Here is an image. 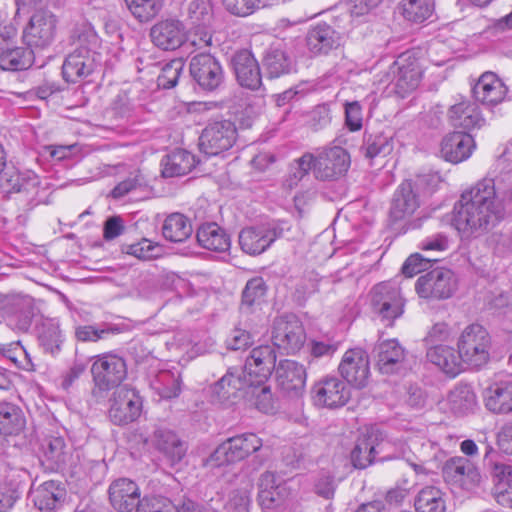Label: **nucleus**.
<instances>
[{"label":"nucleus","mask_w":512,"mask_h":512,"mask_svg":"<svg viewBox=\"0 0 512 512\" xmlns=\"http://www.w3.org/2000/svg\"><path fill=\"white\" fill-rule=\"evenodd\" d=\"M495 187L493 178H483L463 191L455 203L453 224L462 240L480 237L505 218V205Z\"/></svg>","instance_id":"nucleus-1"},{"label":"nucleus","mask_w":512,"mask_h":512,"mask_svg":"<svg viewBox=\"0 0 512 512\" xmlns=\"http://www.w3.org/2000/svg\"><path fill=\"white\" fill-rule=\"evenodd\" d=\"M277 355L270 345H261L251 351L246 359L249 383L245 396L253 401L259 411L272 413L275 410L271 388L266 384L275 368Z\"/></svg>","instance_id":"nucleus-2"},{"label":"nucleus","mask_w":512,"mask_h":512,"mask_svg":"<svg viewBox=\"0 0 512 512\" xmlns=\"http://www.w3.org/2000/svg\"><path fill=\"white\" fill-rule=\"evenodd\" d=\"M436 175H421L415 180L403 181L394 191L390 208L389 219L396 223L409 219L420 207L421 197L436 190L438 182Z\"/></svg>","instance_id":"nucleus-3"},{"label":"nucleus","mask_w":512,"mask_h":512,"mask_svg":"<svg viewBox=\"0 0 512 512\" xmlns=\"http://www.w3.org/2000/svg\"><path fill=\"white\" fill-rule=\"evenodd\" d=\"M392 447V442L382 430L376 426L367 427L356 439L350 453L351 463L356 469H365L376 460L396 458Z\"/></svg>","instance_id":"nucleus-4"},{"label":"nucleus","mask_w":512,"mask_h":512,"mask_svg":"<svg viewBox=\"0 0 512 512\" xmlns=\"http://www.w3.org/2000/svg\"><path fill=\"white\" fill-rule=\"evenodd\" d=\"M91 373L94 382L91 395L100 403L105 400L109 390L120 387V383L127 376V367L123 358L105 353L94 358Z\"/></svg>","instance_id":"nucleus-5"},{"label":"nucleus","mask_w":512,"mask_h":512,"mask_svg":"<svg viewBox=\"0 0 512 512\" xmlns=\"http://www.w3.org/2000/svg\"><path fill=\"white\" fill-rule=\"evenodd\" d=\"M421 78L422 67L417 52L408 50L401 53L390 65L381 81L393 84L395 93L404 98L417 89Z\"/></svg>","instance_id":"nucleus-6"},{"label":"nucleus","mask_w":512,"mask_h":512,"mask_svg":"<svg viewBox=\"0 0 512 512\" xmlns=\"http://www.w3.org/2000/svg\"><path fill=\"white\" fill-rule=\"evenodd\" d=\"M491 338L488 331L479 324L467 326L458 340L461 359L471 368H481L490 360Z\"/></svg>","instance_id":"nucleus-7"},{"label":"nucleus","mask_w":512,"mask_h":512,"mask_svg":"<svg viewBox=\"0 0 512 512\" xmlns=\"http://www.w3.org/2000/svg\"><path fill=\"white\" fill-rule=\"evenodd\" d=\"M271 340L273 346L270 347L273 350L277 348L285 354L296 353L303 347L306 340L302 322L294 314L276 317L272 324Z\"/></svg>","instance_id":"nucleus-8"},{"label":"nucleus","mask_w":512,"mask_h":512,"mask_svg":"<svg viewBox=\"0 0 512 512\" xmlns=\"http://www.w3.org/2000/svg\"><path fill=\"white\" fill-rule=\"evenodd\" d=\"M263 446L262 439L254 433H243L226 439L211 454L209 461L216 466L240 462Z\"/></svg>","instance_id":"nucleus-9"},{"label":"nucleus","mask_w":512,"mask_h":512,"mask_svg":"<svg viewBox=\"0 0 512 512\" xmlns=\"http://www.w3.org/2000/svg\"><path fill=\"white\" fill-rule=\"evenodd\" d=\"M313 175L319 181H337L349 170L350 154L341 146L319 149L313 154Z\"/></svg>","instance_id":"nucleus-10"},{"label":"nucleus","mask_w":512,"mask_h":512,"mask_svg":"<svg viewBox=\"0 0 512 512\" xmlns=\"http://www.w3.org/2000/svg\"><path fill=\"white\" fill-rule=\"evenodd\" d=\"M0 311L7 316L8 326L19 332H27L36 314L34 299L25 294L0 292Z\"/></svg>","instance_id":"nucleus-11"},{"label":"nucleus","mask_w":512,"mask_h":512,"mask_svg":"<svg viewBox=\"0 0 512 512\" xmlns=\"http://www.w3.org/2000/svg\"><path fill=\"white\" fill-rule=\"evenodd\" d=\"M142 410L143 400L136 389L124 385L114 390L108 410L113 424L128 425L140 417Z\"/></svg>","instance_id":"nucleus-12"},{"label":"nucleus","mask_w":512,"mask_h":512,"mask_svg":"<svg viewBox=\"0 0 512 512\" xmlns=\"http://www.w3.org/2000/svg\"><path fill=\"white\" fill-rule=\"evenodd\" d=\"M237 139V128L234 122L227 119L209 122L203 129L200 138V150L208 156H216L229 150Z\"/></svg>","instance_id":"nucleus-13"},{"label":"nucleus","mask_w":512,"mask_h":512,"mask_svg":"<svg viewBox=\"0 0 512 512\" xmlns=\"http://www.w3.org/2000/svg\"><path fill=\"white\" fill-rule=\"evenodd\" d=\"M457 277L448 268H435L420 276L415 284L418 295L426 299H448L457 289Z\"/></svg>","instance_id":"nucleus-14"},{"label":"nucleus","mask_w":512,"mask_h":512,"mask_svg":"<svg viewBox=\"0 0 512 512\" xmlns=\"http://www.w3.org/2000/svg\"><path fill=\"white\" fill-rule=\"evenodd\" d=\"M248 383L246 364L244 367H230L218 381L210 386L211 401L219 404L234 402L245 396Z\"/></svg>","instance_id":"nucleus-15"},{"label":"nucleus","mask_w":512,"mask_h":512,"mask_svg":"<svg viewBox=\"0 0 512 512\" xmlns=\"http://www.w3.org/2000/svg\"><path fill=\"white\" fill-rule=\"evenodd\" d=\"M190 75L205 91H214L225 80V72L220 61L212 54L201 52L194 55L189 64Z\"/></svg>","instance_id":"nucleus-16"},{"label":"nucleus","mask_w":512,"mask_h":512,"mask_svg":"<svg viewBox=\"0 0 512 512\" xmlns=\"http://www.w3.org/2000/svg\"><path fill=\"white\" fill-rule=\"evenodd\" d=\"M283 231V227L276 222L246 227L239 234V244L246 254L260 255L283 236Z\"/></svg>","instance_id":"nucleus-17"},{"label":"nucleus","mask_w":512,"mask_h":512,"mask_svg":"<svg viewBox=\"0 0 512 512\" xmlns=\"http://www.w3.org/2000/svg\"><path fill=\"white\" fill-rule=\"evenodd\" d=\"M371 354L381 374H398L408 369V353L397 339L378 340Z\"/></svg>","instance_id":"nucleus-18"},{"label":"nucleus","mask_w":512,"mask_h":512,"mask_svg":"<svg viewBox=\"0 0 512 512\" xmlns=\"http://www.w3.org/2000/svg\"><path fill=\"white\" fill-rule=\"evenodd\" d=\"M100 66V55L85 46H79L69 53L62 65L66 82L77 83L94 74Z\"/></svg>","instance_id":"nucleus-19"},{"label":"nucleus","mask_w":512,"mask_h":512,"mask_svg":"<svg viewBox=\"0 0 512 512\" xmlns=\"http://www.w3.org/2000/svg\"><path fill=\"white\" fill-rule=\"evenodd\" d=\"M338 373L347 385L364 388L370 376L369 355L362 348L348 349L338 365Z\"/></svg>","instance_id":"nucleus-20"},{"label":"nucleus","mask_w":512,"mask_h":512,"mask_svg":"<svg viewBox=\"0 0 512 512\" xmlns=\"http://www.w3.org/2000/svg\"><path fill=\"white\" fill-rule=\"evenodd\" d=\"M312 400L320 408H339L350 399L347 384L336 376H325L314 383L311 389Z\"/></svg>","instance_id":"nucleus-21"},{"label":"nucleus","mask_w":512,"mask_h":512,"mask_svg":"<svg viewBox=\"0 0 512 512\" xmlns=\"http://www.w3.org/2000/svg\"><path fill=\"white\" fill-rule=\"evenodd\" d=\"M57 19L49 11L35 12L23 31V40L31 49H45L50 46L56 35Z\"/></svg>","instance_id":"nucleus-22"},{"label":"nucleus","mask_w":512,"mask_h":512,"mask_svg":"<svg viewBox=\"0 0 512 512\" xmlns=\"http://www.w3.org/2000/svg\"><path fill=\"white\" fill-rule=\"evenodd\" d=\"M442 474L445 481L465 490L477 487L481 482L478 468L465 457L449 458L443 465Z\"/></svg>","instance_id":"nucleus-23"},{"label":"nucleus","mask_w":512,"mask_h":512,"mask_svg":"<svg viewBox=\"0 0 512 512\" xmlns=\"http://www.w3.org/2000/svg\"><path fill=\"white\" fill-rule=\"evenodd\" d=\"M230 63L240 86L252 91L261 87L260 66L250 50H237L232 55Z\"/></svg>","instance_id":"nucleus-24"},{"label":"nucleus","mask_w":512,"mask_h":512,"mask_svg":"<svg viewBox=\"0 0 512 512\" xmlns=\"http://www.w3.org/2000/svg\"><path fill=\"white\" fill-rule=\"evenodd\" d=\"M274 369L281 390L291 397H298L303 394L307 374L302 364L287 359L280 361Z\"/></svg>","instance_id":"nucleus-25"},{"label":"nucleus","mask_w":512,"mask_h":512,"mask_svg":"<svg viewBox=\"0 0 512 512\" xmlns=\"http://www.w3.org/2000/svg\"><path fill=\"white\" fill-rule=\"evenodd\" d=\"M342 35L327 23L311 27L306 36L308 50L313 55H327L342 45Z\"/></svg>","instance_id":"nucleus-26"},{"label":"nucleus","mask_w":512,"mask_h":512,"mask_svg":"<svg viewBox=\"0 0 512 512\" xmlns=\"http://www.w3.org/2000/svg\"><path fill=\"white\" fill-rule=\"evenodd\" d=\"M109 499L113 508L119 512H136L141 497L138 485L127 478L112 482L109 487Z\"/></svg>","instance_id":"nucleus-27"},{"label":"nucleus","mask_w":512,"mask_h":512,"mask_svg":"<svg viewBox=\"0 0 512 512\" xmlns=\"http://www.w3.org/2000/svg\"><path fill=\"white\" fill-rule=\"evenodd\" d=\"M475 148V141L469 133L453 132L446 135L441 142L442 157L453 164L467 160Z\"/></svg>","instance_id":"nucleus-28"},{"label":"nucleus","mask_w":512,"mask_h":512,"mask_svg":"<svg viewBox=\"0 0 512 512\" xmlns=\"http://www.w3.org/2000/svg\"><path fill=\"white\" fill-rule=\"evenodd\" d=\"M150 35L157 47L163 50H175L184 42V26L176 19L162 20L151 28Z\"/></svg>","instance_id":"nucleus-29"},{"label":"nucleus","mask_w":512,"mask_h":512,"mask_svg":"<svg viewBox=\"0 0 512 512\" xmlns=\"http://www.w3.org/2000/svg\"><path fill=\"white\" fill-rule=\"evenodd\" d=\"M472 92L478 102L487 106H495L504 100L507 88L495 73L485 72L474 85Z\"/></svg>","instance_id":"nucleus-30"},{"label":"nucleus","mask_w":512,"mask_h":512,"mask_svg":"<svg viewBox=\"0 0 512 512\" xmlns=\"http://www.w3.org/2000/svg\"><path fill=\"white\" fill-rule=\"evenodd\" d=\"M30 495L36 508L51 512L62 506L66 490L60 482L49 480L32 488Z\"/></svg>","instance_id":"nucleus-31"},{"label":"nucleus","mask_w":512,"mask_h":512,"mask_svg":"<svg viewBox=\"0 0 512 512\" xmlns=\"http://www.w3.org/2000/svg\"><path fill=\"white\" fill-rule=\"evenodd\" d=\"M285 487L278 482L273 472L266 471L258 481L257 501L263 510H273L279 507L285 499Z\"/></svg>","instance_id":"nucleus-32"},{"label":"nucleus","mask_w":512,"mask_h":512,"mask_svg":"<svg viewBox=\"0 0 512 512\" xmlns=\"http://www.w3.org/2000/svg\"><path fill=\"white\" fill-rule=\"evenodd\" d=\"M448 118L452 126L464 130L480 129L486 122L478 105L470 101H462L451 106Z\"/></svg>","instance_id":"nucleus-33"},{"label":"nucleus","mask_w":512,"mask_h":512,"mask_svg":"<svg viewBox=\"0 0 512 512\" xmlns=\"http://www.w3.org/2000/svg\"><path fill=\"white\" fill-rule=\"evenodd\" d=\"M267 285L262 277H254L247 281L241 297L239 313L241 318H247L250 315L261 311L262 304L265 301Z\"/></svg>","instance_id":"nucleus-34"},{"label":"nucleus","mask_w":512,"mask_h":512,"mask_svg":"<svg viewBox=\"0 0 512 512\" xmlns=\"http://www.w3.org/2000/svg\"><path fill=\"white\" fill-rule=\"evenodd\" d=\"M485 406L496 414H507L512 411V381L499 380L493 382L484 395Z\"/></svg>","instance_id":"nucleus-35"},{"label":"nucleus","mask_w":512,"mask_h":512,"mask_svg":"<svg viewBox=\"0 0 512 512\" xmlns=\"http://www.w3.org/2000/svg\"><path fill=\"white\" fill-rule=\"evenodd\" d=\"M39 178L35 173L30 171L20 173L12 171L4 173L2 177V187L7 193H22L27 199L34 200L39 192Z\"/></svg>","instance_id":"nucleus-36"},{"label":"nucleus","mask_w":512,"mask_h":512,"mask_svg":"<svg viewBox=\"0 0 512 512\" xmlns=\"http://www.w3.org/2000/svg\"><path fill=\"white\" fill-rule=\"evenodd\" d=\"M427 359L450 377L457 376L462 370L459 352L446 345H435L427 350Z\"/></svg>","instance_id":"nucleus-37"},{"label":"nucleus","mask_w":512,"mask_h":512,"mask_svg":"<svg viewBox=\"0 0 512 512\" xmlns=\"http://www.w3.org/2000/svg\"><path fill=\"white\" fill-rule=\"evenodd\" d=\"M152 442L172 464L180 462L187 451L186 444L174 432L168 429H156L153 433Z\"/></svg>","instance_id":"nucleus-38"},{"label":"nucleus","mask_w":512,"mask_h":512,"mask_svg":"<svg viewBox=\"0 0 512 512\" xmlns=\"http://www.w3.org/2000/svg\"><path fill=\"white\" fill-rule=\"evenodd\" d=\"M196 166L195 156L189 151L175 149L163 157L161 173L163 177H179L185 175Z\"/></svg>","instance_id":"nucleus-39"},{"label":"nucleus","mask_w":512,"mask_h":512,"mask_svg":"<svg viewBox=\"0 0 512 512\" xmlns=\"http://www.w3.org/2000/svg\"><path fill=\"white\" fill-rule=\"evenodd\" d=\"M263 67L270 78H278L293 70L294 62L280 45H271L264 53Z\"/></svg>","instance_id":"nucleus-40"},{"label":"nucleus","mask_w":512,"mask_h":512,"mask_svg":"<svg viewBox=\"0 0 512 512\" xmlns=\"http://www.w3.org/2000/svg\"><path fill=\"white\" fill-rule=\"evenodd\" d=\"M197 242L207 250L225 252L230 248V237L218 224H202L196 233Z\"/></svg>","instance_id":"nucleus-41"},{"label":"nucleus","mask_w":512,"mask_h":512,"mask_svg":"<svg viewBox=\"0 0 512 512\" xmlns=\"http://www.w3.org/2000/svg\"><path fill=\"white\" fill-rule=\"evenodd\" d=\"M25 425V416L19 406L11 402H0V434L4 436L19 435Z\"/></svg>","instance_id":"nucleus-42"},{"label":"nucleus","mask_w":512,"mask_h":512,"mask_svg":"<svg viewBox=\"0 0 512 512\" xmlns=\"http://www.w3.org/2000/svg\"><path fill=\"white\" fill-rule=\"evenodd\" d=\"M34 63V52L28 47L8 46L0 54V68L6 71H22Z\"/></svg>","instance_id":"nucleus-43"},{"label":"nucleus","mask_w":512,"mask_h":512,"mask_svg":"<svg viewBox=\"0 0 512 512\" xmlns=\"http://www.w3.org/2000/svg\"><path fill=\"white\" fill-rule=\"evenodd\" d=\"M447 403L452 413L461 416L473 411L477 404V400L470 385L459 384L450 391Z\"/></svg>","instance_id":"nucleus-44"},{"label":"nucleus","mask_w":512,"mask_h":512,"mask_svg":"<svg viewBox=\"0 0 512 512\" xmlns=\"http://www.w3.org/2000/svg\"><path fill=\"white\" fill-rule=\"evenodd\" d=\"M192 225L189 219L181 213H172L165 219L162 226L164 238L170 242L180 243L192 234Z\"/></svg>","instance_id":"nucleus-45"},{"label":"nucleus","mask_w":512,"mask_h":512,"mask_svg":"<svg viewBox=\"0 0 512 512\" xmlns=\"http://www.w3.org/2000/svg\"><path fill=\"white\" fill-rule=\"evenodd\" d=\"M47 461L57 469L64 467L71 457V447L62 436H49L42 445Z\"/></svg>","instance_id":"nucleus-46"},{"label":"nucleus","mask_w":512,"mask_h":512,"mask_svg":"<svg viewBox=\"0 0 512 512\" xmlns=\"http://www.w3.org/2000/svg\"><path fill=\"white\" fill-rule=\"evenodd\" d=\"M213 17V0H192L184 20L189 27H210Z\"/></svg>","instance_id":"nucleus-47"},{"label":"nucleus","mask_w":512,"mask_h":512,"mask_svg":"<svg viewBox=\"0 0 512 512\" xmlns=\"http://www.w3.org/2000/svg\"><path fill=\"white\" fill-rule=\"evenodd\" d=\"M38 341L46 353L53 355L59 352L63 343L59 322L55 319H44L38 328Z\"/></svg>","instance_id":"nucleus-48"},{"label":"nucleus","mask_w":512,"mask_h":512,"mask_svg":"<svg viewBox=\"0 0 512 512\" xmlns=\"http://www.w3.org/2000/svg\"><path fill=\"white\" fill-rule=\"evenodd\" d=\"M361 149L367 158L385 157L394 149L393 137L384 132L366 133Z\"/></svg>","instance_id":"nucleus-49"},{"label":"nucleus","mask_w":512,"mask_h":512,"mask_svg":"<svg viewBox=\"0 0 512 512\" xmlns=\"http://www.w3.org/2000/svg\"><path fill=\"white\" fill-rule=\"evenodd\" d=\"M151 388L163 399L180 394V376L170 370H159L150 380Z\"/></svg>","instance_id":"nucleus-50"},{"label":"nucleus","mask_w":512,"mask_h":512,"mask_svg":"<svg viewBox=\"0 0 512 512\" xmlns=\"http://www.w3.org/2000/svg\"><path fill=\"white\" fill-rule=\"evenodd\" d=\"M401 10L405 20L421 24L433 17L435 0H402Z\"/></svg>","instance_id":"nucleus-51"},{"label":"nucleus","mask_w":512,"mask_h":512,"mask_svg":"<svg viewBox=\"0 0 512 512\" xmlns=\"http://www.w3.org/2000/svg\"><path fill=\"white\" fill-rule=\"evenodd\" d=\"M193 502H184L181 507L176 506L169 498L162 495H145L136 512H191Z\"/></svg>","instance_id":"nucleus-52"},{"label":"nucleus","mask_w":512,"mask_h":512,"mask_svg":"<svg viewBox=\"0 0 512 512\" xmlns=\"http://www.w3.org/2000/svg\"><path fill=\"white\" fill-rule=\"evenodd\" d=\"M417 512H445L446 506L441 490L435 486L422 488L414 500Z\"/></svg>","instance_id":"nucleus-53"},{"label":"nucleus","mask_w":512,"mask_h":512,"mask_svg":"<svg viewBox=\"0 0 512 512\" xmlns=\"http://www.w3.org/2000/svg\"><path fill=\"white\" fill-rule=\"evenodd\" d=\"M22 480L12 471L0 482V512H9L21 495Z\"/></svg>","instance_id":"nucleus-54"},{"label":"nucleus","mask_w":512,"mask_h":512,"mask_svg":"<svg viewBox=\"0 0 512 512\" xmlns=\"http://www.w3.org/2000/svg\"><path fill=\"white\" fill-rule=\"evenodd\" d=\"M313 161V154L309 152L295 159L289 167V172L283 181V186L290 190L294 189L310 171L313 172Z\"/></svg>","instance_id":"nucleus-55"},{"label":"nucleus","mask_w":512,"mask_h":512,"mask_svg":"<svg viewBox=\"0 0 512 512\" xmlns=\"http://www.w3.org/2000/svg\"><path fill=\"white\" fill-rule=\"evenodd\" d=\"M131 14L140 22L153 19L162 9V0H124Z\"/></svg>","instance_id":"nucleus-56"},{"label":"nucleus","mask_w":512,"mask_h":512,"mask_svg":"<svg viewBox=\"0 0 512 512\" xmlns=\"http://www.w3.org/2000/svg\"><path fill=\"white\" fill-rule=\"evenodd\" d=\"M121 251L140 260H151L161 256L162 248L147 238L133 244H123Z\"/></svg>","instance_id":"nucleus-57"},{"label":"nucleus","mask_w":512,"mask_h":512,"mask_svg":"<svg viewBox=\"0 0 512 512\" xmlns=\"http://www.w3.org/2000/svg\"><path fill=\"white\" fill-rule=\"evenodd\" d=\"M486 244L493 254L500 258L508 257L512 254V230L503 229L491 233Z\"/></svg>","instance_id":"nucleus-58"},{"label":"nucleus","mask_w":512,"mask_h":512,"mask_svg":"<svg viewBox=\"0 0 512 512\" xmlns=\"http://www.w3.org/2000/svg\"><path fill=\"white\" fill-rule=\"evenodd\" d=\"M372 309L385 326L389 327L393 325L395 319L403 314L404 300L402 297H399L395 301L382 302L373 306Z\"/></svg>","instance_id":"nucleus-59"},{"label":"nucleus","mask_w":512,"mask_h":512,"mask_svg":"<svg viewBox=\"0 0 512 512\" xmlns=\"http://www.w3.org/2000/svg\"><path fill=\"white\" fill-rule=\"evenodd\" d=\"M253 485L248 483L245 487L234 489L230 493L227 509L230 512H250L251 492Z\"/></svg>","instance_id":"nucleus-60"},{"label":"nucleus","mask_w":512,"mask_h":512,"mask_svg":"<svg viewBox=\"0 0 512 512\" xmlns=\"http://www.w3.org/2000/svg\"><path fill=\"white\" fill-rule=\"evenodd\" d=\"M182 69L183 64L178 60L164 64L157 78L158 86L164 89L173 88L178 82Z\"/></svg>","instance_id":"nucleus-61"},{"label":"nucleus","mask_w":512,"mask_h":512,"mask_svg":"<svg viewBox=\"0 0 512 512\" xmlns=\"http://www.w3.org/2000/svg\"><path fill=\"white\" fill-rule=\"evenodd\" d=\"M345 125L351 132L360 131L363 127V107L359 101L344 103Z\"/></svg>","instance_id":"nucleus-62"},{"label":"nucleus","mask_w":512,"mask_h":512,"mask_svg":"<svg viewBox=\"0 0 512 512\" xmlns=\"http://www.w3.org/2000/svg\"><path fill=\"white\" fill-rule=\"evenodd\" d=\"M371 306H376L382 302L395 301L396 298L401 297L399 289L387 282H382L375 285L371 292Z\"/></svg>","instance_id":"nucleus-63"},{"label":"nucleus","mask_w":512,"mask_h":512,"mask_svg":"<svg viewBox=\"0 0 512 512\" xmlns=\"http://www.w3.org/2000/svg\"><path fill=\"white\" fill-rule=\"evenodd\" d=\"M432 260L424 257L420 253L411 254L402 266V273L406 277H414L418 273L427 270L431 266Z\"/></svg>","instance_id":"nucleus-64"}]
</instances>
